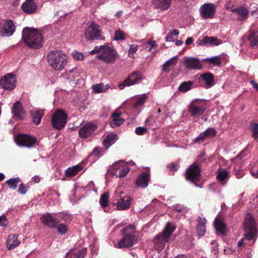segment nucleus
I'll return each mask as SVG.
<instances>
[{
  "mask_svg": "<svg viewBox=\"0 0 258 258\" xmlns=\"http://www.w3.org/2000/svg\"><path fill=\"white\" fill-rule=\"evenodd\" d=\"M22 38L26 44L30 48L37 49L42 46V37L34 28H26L22 31Z\"/></svg>",
  "mask_w": 258,
  "mask_h": 258,
  "instance_id": "1",
  "label": "nucleus"
},
{
  "mask_svg": "<svg viewBox=\"0 0 258 258\" xmlns=\"http://www.w3.org/2000/svg\"><path fill=\"white\" fill-rule=\"evenodd\" d=\"M124 236L118 242V248H128L138 242V238L136 235V227L133 225H129L121 230Z\"/></svg>",
  "mask_w": 258,
  "mask_h": 258,
  "instance_id": "2",
  "label": "nucleus"
},
{
  "mask_svg": "<svg viewBox=\"0 0 258 258\" xmlns=\"http://www.w3.org/2000/svg\"><path fill=\"white\" fill-rule=\"evenodd\" d=\"M49 64L56 71H61L68 63V57L59 51H51L47 55Z\"/></svg>",
  "mask_w": 258,
  "mask_h": 258,
  "instance_id": "3",
  "label": "nucleus"
},
{
  "mask_svg": "<svg viewBox=\"0 0 258 258\" xmlns=\"http://www.w3.org/2000/svg\"><path fill=\"white\" fill-rule=\"evenodd\" d=\"M175 229V227L171 223H167L162 233L158 234L155 238V243H158V248L162 249L166 243L168 242L171 234Z\"/></svg>",
  "mask_w": 258,
  "mask_h": 258,
  "instance_id": "4",
  "label": "nucleus"
},
{
  "mask_svg": "<svg viewBox=\"0 0 258 258\" xmlns=\"http://www.w3.org/2000/svg\"><path fill=\"white\" fill-rule=\"evenodd\" d=\"M207 109V105L203 100H195L188 106V110L190 116L198 118L202 116Z\"/></svg>",
  "mask_w": 258,
  "mask_h": 258,
  "instance_id": "5",
  "label": "nucleus"
},
{
  "mask_svg": "<svg viewBox=\"0 0 258 258\" xmlns=\"http://www.w3.org/2000/svg\"><path fill=\"white\" fill-rule=\"evenodd\" d=\"M67 114L61 109L56 110L51 117V124L53 128L60 130L63 128L67 123Z\"/></svg>",
  "mask_w": 258,
  "mask_h": 258,
  "instance_id": "6",
  "label": "nucleus"
},
{
  "mask_svg": "<svg viewBox=\"0 0 258 258\" xmlns=\"http://www.w3.org/2000/svg\"><path fill=\"white\" fill-rule=\"evenodd\" d=\"M185 177L187 180L197 184L201 177V166L196 162L193 163L186 169Z\"/></svg>",
  "mask_w": 258,
  "mask_h": 258,
  "instance_id": "7",
  "label": "nucleus"
},
{
  "mask_svg": "<svg viewBox=\"0 0 258 258\" xmlns=\"http://www.w3.org/2000/svg\"><path fill=\"white\" fill-rule=\"evenodd\" d=\"M85 35V38L89 40L105 39V37L101 35L99 25L94 22H91V24L86 29Z\"/></svg>",
  "mask_w": 258,
  "mask_h": 258,
  "instance_id": "8",
  "label": "nucleus"
},
{
  "mask_svg": "<svg viewBox=\"0 0 258 258\" xmlns=\"http://www.w3.org/2000/svg\"><path fill=\"white\" fill-rule=\"evenodd\" d=\"M97 57L106 63H113L116 61L118 54L114 49L106 45L103 51Z\"/></svg>",
  "mask_w": 258,
  "mask_h": 258,
  "instance_id": "9",
  "label": "nucleus"
},
{
  "mask_svg": "<svg viewBox=\"0 0 258 258\" xmlns=\"http://www.w3.org/2000/svg\"><path fill=\"white\" fill-rule=\"evenodd\" d=\"M15 31V26L11 20L0 19V36L9 37Z\"/></svg>",
  "mask_w": 258,
  "mask_h": 258,
  "instance_id": "10",
  "label": "nucleus"
},
{
  "mask_svg": "<svg viewBox=\"0 0 258 258\" xmlns=\"http://www.w3.org/2000/svg\"><path fill=\"white\" fill-rule=\"evenodd\" d=\"M16 78L13 73H8L0 80V87L9 91L13 90L16 86Z\"/></svg>",
  "mask_w": 258,
  "mask_h": 258,
  "instance_id": "11",
  "label": "nucleus"
},
{
  "mask_svg": "<svg viewBox=\"0 0 258 258\" xmlns=\"http://www.w3.org/2000/svg\"><path fill=\"white\" fill-rule=\"evenodd\" d=\"M141 80V73L140 71L134 72L126 79L119 85V88L120 89L122 90L125 87L136 84Z\"/></svg>",
  "mask_w": 258,
  "mask_h": 258,
  "instance_id": "12",
  "label": "nucleus"
},
{
  "mask_svg": "<svg viewBox=\"0 0 258 258\" xmlns=\"http://www.w3.org/2000/svg\"><path fill=\"white\" fill-rule=\"evenodd\" d=\"M200 14L204 19H212L216 13V7L213 4L207 3L201 6Z\"/></svg>",
  "mask_w": 258,
  "mask_h": 258,
  "instance_id": "13",
  "label": "nucleus"
},
{
  "mask_svg": "<svg viewBox=\"0 0 258 258\" xmlns=\"http://www.w3.org/2000/svg\"><path fill=\"white\" fill-rule=\"evenodd\" d=\"M17 145L21 146L31 147L36 143V139L25 134L17 135Z\"/></svg>",
  "mask_w": 258,
  "mask_h": 258,
  "instance_id": "14",
  "label": "nucleus"
},
{
  "mask_svg": "<svg viewBox=\"0 0 258 258\" xmlns=\"http://www.w3.org/2000/svg\"><path fill=\"white\" fill-rule=\"evenodd\" d=\"M40 220L43 225L51 229L55 228L60 222L59 220L55 218L52 214L49 213L43 214L41 217Z\"/></svg>",
  "mask_w": 258,
  "mask_h": 258,
  "instance_id": "15",
  "label": "nucleus"
},
{
  "mask_svg": "<svg viewBox=\"0 0 258 258\" xmlns=\"http://www.w3.org/2000/svg\"><path fill=\"white\" fill-rule=\"evenodd\" d=\"M97 129V126L92 123H87L83 125L79 131L81 138H85L91 136Z\"/></svg>",
  "mask_w": 258,
  "mask_h": 258,
  "instance_id": "16",
  "label": "nucleus"
},
{
  "mask_svg": "<svg viewBox=\"0 0 258 258\" xmlns=\"http://www.w3.org/2000/svg\"><path fill=\"white\" fill-rule=\"evenodd\" d=\"M130 169L127 166H122L116 164L114 165V168L112 169L111 173L117 177L122 178L128 173Z\"/></svg>",
  "mask_w": 258,
  "mask_h": 258,
  "instance_id": "17",
  "label": "nucleus"
},
{
  "mask_svg": "<svg viewBox=\"0 0 258 258\" xmlns=\"http://www.w3.org/2000/svg\"><path fill=\"white\" fill-rule=\"evenodd\" d=\"M183 64L186 68L191 70H199L202 67L200 60L195 58H185Z\"/></svg>",
  "mask_w": 258,
  "mask_h": 258,
  "instance_id": "18",
  "label": "nucleus"
},
{
  "mask_svg": "<svg viewBox=\"0 0 258 258\" xmlns=\"http://www.w3.org/2000/svg\"><path fill=\"white\" fill-rule=\"evenodd\" d=\"M21 9L25 13L32 14L36 12L37 6L34 0H26L22 5Z\"/></svg>",
  "mask_w": 258,
  "mask_h": 258,
  "instance_id": "19",
  "label": "nucleus"
},
{
  "mask_svg": "<svg viewBox=\"0 0 258 258\" xmlns=\"http://www.w3.org/2000/svg\"><path fill=\"white\" fill-rule=\"evenodd\" d=\"M217 132L214 128H208L205 132L200 134L196 138L195 142L203 141L207 138H211L215 137Z\"/></svg>",
  "mask_w": 258,
  "mask_h": 258,
  "instance_id": "20",
  "label": "nucleus"
},
{
  "mask_svg": "<svg viewBox=\"0 0 258 258\" xmlns=\"http://www.w3.org/2000/svg\"><path fill=\"white\" fill-rule=\"evenodd\" d=\"M150 180V174L143 172L136 179V184L141 188H145L148 185Z\"/></svg>",
  "mask_w": 258,
  "mask_h": 258,
  "instance_id": "21",
  "label": "nucleus"
},
{
  "mask_svg": "<svg viewBox=\"0 0 258 258\" xmlns=\"http://www.w3.org/2000/svg\"><path fill=\"white\" fill-rule=\"evenodd\" d=\"M245 231H256L254 219L250 215H247L244 223Z\"/></svg>",
  "mask_w": 258,
  "mask_h": 258,
  "instance_id": "22",
  "label": "nucleus"
},
{
  "mask_svg": "<svg viewBox=\"0 0 258 258\" xmlns=\"http://www.w3.org/2000/svg\"><path fill=\"white\" fill-rule=\"evenodd\" d=\"M199 79L204 81L206 85V88H210L213 86L215 83L214 76L210 72H207L201 74Z\"/></svg>",
  "mask_w": 258,
  "mask_h": 258,
  "instance_id": "23",
  "label": "nucleus"
},
{
  "mask_svg": "<svg viewBox=\"0 0 258 258\" xmlns=\"http://www.w3.org/2000/svg\"><path fill=\"white\" fill-rule=\"evenodd\" d=\"M171 0H154L152 3L154 7L161 10H166L170 7Z\"/></svg>",
  "mask_w": 258,
  "mask_h": 258,
  "instance_id": "24",
  "label": "nucleus"
},
{
  "mask_svg": "<svg viewBox=\"0 0 258 258\" xmlns=\"http://www.w3.org/2000/svg\"><path fill=\"white\" fill-rule=\"evenodd\" d=\"M198 224L196 227V231L198 236H203L204 235L206 232V220L205 218H202L199 217L197 220Z\"/></svg>",
  "mask_w": 258,
  "mask_h": 258,
  "instance_id": "25",
  "label": "nucleus"
},
{
  "mask_svg": "<svg viewBox=\"0 0 258 258\" xmlns=\"http://www.w3.org/2000/svg\"><path fill=\"white\" fill-rule=\"evenodd\" d=\"M131 198L128 196L121 198L117 204L118 209L126 210L128 209L131 206Z\"/></svg>",
  "mask_w": 258,
  "mask_h": 258,
  "instance_id": "26",
  "label": "nucleus"
},
{
  "mask_svg": "<svg viewBox=\"0 0 258 258\" xmlns=\"http://www.w3.org/2000/svg\"><path fill=\"white\" fill-rule=\"evenodd\" d=\"M222 43V41L218 39L215 37H204L200 42V44L201 45H207L208 44H214L215 45H218Z\"/></svg>",
  "mask_w": 258,
  "mask_h": 258,
  "instance_id": "27",
  "label": "nucleus"
},
{
  "mask_svg": "<svg viewBox=\"0 0 258 258\" xmlns=\"http://www.w3.org/2000/svg\"><path fill=\"white\" fill-rule=\"evenodd\" d=\"M117 136L116 134H109L103 140L102 144L106 149L114 144L117 140Z\"/></svg>",
  "mask_w": 258,
  "mask_h": 258,
  "instance_id": "28",
  "label": "nucleus"
},
{
  "mask_svg": "<svg viewBox=\"0 0 258 258\" xmlns=\"http://www.w3.org/2000/svg\"><path fill=\"white\" fill-rule=\"evenodd\" d=\"M83 168L81 164H78L68 168L65 171V174L67 177H73L80 172Z\"/></svg>",
  "mask_w": 258,
  "mask_h": 258,
  "instance_id": "29",
  "label": "nucleus"
},
{
  "mask_svg": "<svg viewBox=\"0 0 258 258\" xmlns=\"http://www.w3.org/2000/svg\"><path fill=\"white\" fill-rule=\"evenodd\" d=\"M248 40L250 42V46L253 47L258 46V32L254 30H251L249 32Z\"/></svg>",
  "mask_w": 258,
  "mask_h": 258,
  "instance_id": "30",
  "label": "nucleus"
},
{
  "mask_svg": "<svg viewBox=\"0 0 258 258\" xmlns=\"http://www.w3.org/2000/svg\"><path fill=\"white\" fill-rule=\"evenodd\" d=\"M177 57L174 56L167 60L163 65V71L169 72L177 63Z\"/></svg>",
  "mask_w": 258,
  "mask_h": 258,
  "instance_id": "31",
  "label": "nucleus"
},
{
  "mask_svg": "<svg viewBox=\"0 0 258 258\" xmlns=\"http://www.w3.org/2000/svg\"><path fill=\"white\" fill-rule=\"evenodd\" d=\"M231 11L233 13H236L239 16L240 20L246 19L247 18L248 12L247 9L244 7H240L232 9Z\"/></svg>",
  "mask_w": 258,
  "mask_h": 258,
  "instance_id": "32",
  "label": "nucleus"
},
{
  "mask_svg": "<svg viewBox=\"0 0 258 258\" xmlns=\"http://www.w3.org/2000/svg\"><path fill=\"white\" fill-rule=\"evenodd\" d=\"M215 227L218 232L222 234H224L226 232L225 224L219 218H217L215 220Z\"/></svg>",
  "mask_w": 258,
  "mask_h": 258,
  "instance_id": "33",
  "label": "nucleus"
},
{
  "mask_svg": "<svg viewBox=\"0 0 258 258\" xmlns=\"http://www.w3.org/2000/svg\"><path fill=\"white\" fill-rule=\"evenodd\" d=\"M26 111L20 101H17V120H24L26 116Z\"/></svg>",
  "mask_w": 258,
  "mask_h": 258,
  "instance_id": "34",
  "label": "nucleus"
},
{
  "mask_svg": "<svg viewBox=\"0 0 258 258\" xmlns=\"http://www.w3.org/2000/svg\"><path fill=\"white\" fill-rule=\"evenodd\" d=\"M86 254L85 249L79 250L77 252H70L67 253L66 258H84Z\"/></svg>",
  "mask_w": 258,
  "mask_h": 258,
  "instance_id": "35",
  "label": "nucleus"
},
{
  "mask_svg": "<svg viewBox=\"0 0 258 258\" xmlns=\"http://www.w3.org/2000/svg\"><path fill=\"white\" fill-rule=\"evenodd\" d=\"M194 83L188 81L182 82L178 87V90L181 92H186L192 88Z\"/></svg>",
  "mask_w": 258,
  "mask_h": 258,
  "instance_id": "36",
  "label": "nucleus"
},
{
  "mask_svg": "<svg viewBox=\"0 0 258 258\" xmlns=\"http://www.w3.org/2000/svg\"><path fill=\"white\" fill-rule=\"evenodd\" d=\"M136 99V102L134 103L133 107L135 108H138L144 104L147 99V96L145 94H143L141 96L137 97Z\"/></svg>",
  "mask_w": 258,
  "mask_h": 258,
  "instance_id": "37",
  "label": "nucleus"
},
{
  "mask_svg": "<svg viewBox=\"0 0 258 258\" xmlns=\"http://www.w3.org/2000/svg\"><path fill=\"white\" fill-rule=\"evenodd\" d=\"M7 247L9 250L14 249L16 246V238L15 234L10 235L8 238Z\"/></svg>",
  "mask_w": 258,
  "mask_h": 258,
  "instance_id": "38",
  "label": "nucleus"
},
{
  "mask_svg": "<svg viewBox=\"0 0 258 258\" xmlns=\"http://www.w3.org/2000/svg\"><path fill=\"white\" fill-rule=\"evenodd\" d=\"M109 195L108 192H105L101 196L99 203L103 208H105L108 206Z\"/></svg>",
  "mask_w": 258,
  "mask_h": 258,
  "instance_id": "39",
  "label": "nucleus"
},
{
  "mask_svg": "<svg viewBox=\"0 0 258 258\" xmlns=\"http://www.w3.org/2000/svg\"><path fill=\"white\" fill-rule=\"evenodd\" d=\"M57 232L60 235L66 234L69 230V227L66 224L58 223L56 226Z\"/></svg>",
  "mask_w": 258,
  "mask_h": 258,
  "instance_id": "40",
  "label": "nucleus"
},
{
  "mask_svg": "<svg viewBox=\"0 0 258 258\" xmlns=\"http://www.w3.org/2000/svg\"><path fill=\"white\" fill-rule=\"evenodd\" d=\"M228 172L226 170L218 171L216 178L218 180L222 182L225 181L228 177Z\"/></svg>",
  "mask_w": 258,
  "mask_h": 258,
  "instance_id": "41",
  "label": "nucleus"
},
{
  "mask_svg": "<svg viewBox=\"0 0 258 258\" xmlns=\"http://www.w3.org/2000/svg\"><path fill=\"white\" fill-rule=\"evenodd\" d=\"M250 125L252 132V136L255 140L258 142V123L253 122L251 123Z\"/></svg>",
  "mask_w": 258,
  "mask_h": 258,
  "instance_id": "42",
  "label": "nucleus"
},
{
  "mask_svg": "<svg viewBox=\"0 0 258 258\" xmlns=\"http://www.w3.org/2000/svg\"><path fill=\"white\" fill-rule=\"evenodd\" d=\"M30 114L32 118H42L44 114V112L43 109H36L35 110H31Z\"/></svg>",
  "mask_w": 258,
  "mask_h": 258,
  "instance_id": "43",
  "label": "nucleus"
},
{
  "mask_svg": "<svg viewBox=\"0 0 258 258\" xmlns=\"http://www.w3.org/2000/svg\"><path fill=\"white\" fill-rule=\"evenodd\" d=\"M126 34L120 30L118 29L115 32L114 39L115 40H123L125 39Z\"/></svg>",
  "mask_w": 258,
  "mask_h": 258,
  "instance_id": "44",
  "label": "nucleus"
},
{
  "mask_svg": "<svg viewBox=\"0 0 258 258\" xmlns=\"http://www.w3.org/2000/svg\"><path fill=\"white\" fill-rule=\"evenodd\" d=\"M206 60L210 63L218 66H220L221 64L220 57L218 56L208 58Z\"/></svg>",
  "mask_w": 258,
  "mask_h": 258,
  "instance_id": "45",
  "label": "nucleus"
},
{
  "mask_svg": "<svg viewBox=\"0 0 258 258\" xmlns=\"http://www.w3.org/2000/svg\"><path fill=\"white\" fill-rule=\"evenodd\" d=\"M124 121V120L121 118L113 119L112 120L110 121V124L111 127H115L122 124Z\"/></svg>",
  "mask_w": 258,
  "mask_h": 258,
  "instance_id": "46",
  "label": "nucleus"
},
{
  "mask_svg": "<svg viewBox=\"0 0 258 258\" xmlns=\"http://www.w3.org/2000/svg\"><path fill=\"white\" fill-rule=\"evenodd\" d=\"M135 133L138 136H142L148 133V129L146 127L138 126L136 127Z\"/></svg>",
  "mask_w": 258,
  "mask_h": 258,
  "instance_id": "47",
  "label": "nucleus"
},
{
  "mask_svg": "<svg viewBox=\"0 0 258 258\" xmlns=\"http://www.w3.org/2000/svg\"><path fill=\"white\" fill-rule=\"evenodd\" d=\"M6 183L8 184L10 188H16V178H12L7 180Z\"/></svg>",
  "mask_w": 258,
  "mask_h": 258,
  "instance_id": "48",
  "label": "nucleus"
},
{
  "mask_svg": "<svg viewBox=\"0 0 258 258\" xmlns=\"http://www.w3.org/2000/svg\"><path fill=\"white\" fill-rule=\"evenodd\" d=\"M106 45L96 46L95 48L90 52V54H94L100 52V53L103 51L104 48Z\"/></svg>",
  "mask_w": 258,
  "mask_h": 258,
  "instance_id": "49",
  "label": "nucleus"
},
{
  "mask_svg": "<svg viewBox=\"0 0 258 258\" xmlns=\"http://www.w3.org/2000/svg\"><path fill=\"white\" fill-rule=\"evenodd\" d=\"M61 219L66 222H71L73 220V216L71 214L66 213H62L61 214Z\"/></svg>",
  "mask_w": 258,
  "mask_h": 258,
  "instance_id": "50",
  "label": "nucleus"
},
{
  "mask_svg": "<svg viewBox=\"0 0 258 258\" xmlns=\"http://www.w3.org/2000/svg\"><path fill=\"white\" fill-rule=\"evenodd\" d=\"M29 188L28 185H26L24 183H21L18 189V191L22 195H25L27 191V189Z\"/></svg>",
  "mask_w": 258,
  "mask_h": 258,
  "instance_id": "51",
  "label": "nucleus"
},
{
  "mask_svg": "<svg viewBox=\"0 0 258 258\" xmlns=\"http://www.w3.org/2000/svg\"><path fill=\"white\" fill-rule=\"evenodd\" d=\"M92 89L95 93H99L103 91V85L101 84H98L92 86Z\"/></svg>",
  "mask_w": 258,
  "mask_h": 258,
  "instance_id": "52",
  "label": "nucleus"
},
{
  "mask_svg": "<svg viewBox=\"0 0 258 258\" xmlns=\"http://www.w3.org/2000/svg\"><path fill=\"white\" fill-rule=\"evenodd\" d=\"M245 234H244V237L245 238V239L247 240H250L251 239H252L256 232V231H245Z\"/></svg>",
  "mask_w": 258,
  "mask_h": 258,
  "instance_id": "53",
  "label": "nucleus"
},
{
  "mask_svg": "<svg viewBox=\"0 0 258 258\" xmlns=\"http://www.w3.org/2000/svg\"><path fill=\"white\" fill-rule=\"evenodd\" d=\"M8 224V220L5 215L0 216V226L6 227Z\"/></svg>",
  "mask_w": 258,
  "mask_h": 258,
  "instance_id": "54",
  "label": "nucleus"
},
{
  "mask_svg": "<svg viewBox=\"0 0 258 258\" xmlns=\"http://www.w3.org/2000/svg\"><path fill=\"white\" fill-rule=\"evenodd\" d=\"M73 57L77 60H82L84 58V55L82 54V53L76 52L72 54Z\"/></svg>",
  "mask_w": 258,
  "mask_h": 258,
  "instance_id": "55",
  "label": "nucleus"
},
{
  "mask_svg": "<svg viewBox=\"0 0 258 258\" xmlns=\"http://www.w3.org/2000/svg\"><path fill=\"white\" fill-rule=\"evenodd\" d=\"M102 149L100 147H96L93 149L91 155L97 157H99L100 153Z\"/></svg>",
  "mask_w": 258,
  "mask_h": 258,
  "instance_id": "56",
  "label": "nucleus"
},
{
  "mask_svg": "<svg viewBox=\"0 0 258 258\" xmlns=\"http://www.w3.org/2000/svg\"><path fill=\"white\" fill-rule=\"evenodd\" d=\"M138 46L137 45L132 44L130 46V48L129 49V52L132 53H135L138 50Z\"/></svg>",
  "mask_w": 258,
  "mask_h": 258,
  "instance_id": "57",
  "label": "nucleus"
},
{
  "mask_svg": "<svg viewBox=\"0 0 258 258\" xmlns=\"http://www.w3.org/2000/svg\"><path fill=\"white\" fill-rule=\"evenodd\" d=\"M169 167L173 171H177L179 168V165L174 163H171L169 165Z\"/></svg>",
  "mask_w": 258,
  "mask_h": 258,
  "instance_id": "58",
  "label": "nucleus"
},
{
  "mask_svg": "<svg viewBox=\"0 0 258 258\" xmlns=\"http://www.w3.org/2000/svg\"><path fill=\"white\" fill-rule=\"evenodd\" d=\"M147 44H149L151 46V48H150L149 49V50L150 51H151V48L152 47H157V45L156 44V42L155 41H153V40H150V41H148L147 42Z\"/></svg>",
  "mask_w": 258,
  "mask_h": 258,
  "instance_id": "59",
  "label": "nucleus"
},
{
  "mask_svg": "<svg viewBox=\"0 0 258 258\" xmlns=\"http://www.w3.org/2000/svg\"><path fill=\"white\" fill-rule=\"evenodd\" d=\"M166 41L169 42H173L174 41V39L173 38L171 33H168L167 36L166 37Z\"/></svg>",
  "mask_w": 258,
  "mask_h": 258,
  "instance_id": "60",
  "label": "nucleus"
},
{
  "mask_svg": "<svg viewBox=\"0 0 258 258\" xmlns=\"http://www.w3.org/2000/svg\"><path fill=\"white\" fill-rule=\"evenodd\" d=\"M121 113L117 111H114L112 114V117L113 119L119 118Z\"/></svg>",
  "mask_w": 258,
  "mask_h": 258,
  "instance_id": "61",
  "label": "nucleus"
},
{
  "mask_svg": "<svg viewBox=\"0 0 258 258\" xmlns=\"http://www.w3.org/2000/svg\"><path fill=\"white\" fill-rule=\"evenodd\" d=\"M246 154V151L244 150L242 151L237 156V158H239L241 159L244 157H245Z\"/></svg>",
  "mask_w": 258,
  "mask_h": 258,
  "instance_id": "62",
  "label": "nucleus"
},
{
  "mask_svg": "<svg viewBox=\"0 0 258 258\" xmlns=\"http://www.w3.org/2000/svg\"><path fill=\"white\" fill-rule=\"evenodd\" d=\"M250 83L252 85V87L255 88L258 91V84L256 82L252 80L250 82Z\"/></svg>",
  "mask_w": 258,
  "mask_h": 258,
  "instance_id": "63",
  "label": "nucleus"
},
{
  "mask_svg": "<svg viewBox=\"0 0 258 258\" xmlns=\"http://www.w3.org/2000/svg\"><path fill=\"white\" fill-rule=\"evenodd\" d=\"M32 180L34 183H39L40 181V177L39 176L36 175L33 177Z\"/></svg>",
  "mask_w": 258,
  "mask_h": 258,
  "instance_id": "64",
  "label": "nucleus"
}]
</instances>
